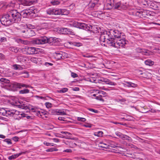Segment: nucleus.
<instances>
[{"instance_id":"f03ea898","label":"nucleus","mask_w":160,"mask_h":160,"mask_svg":"<svg viewBox=\"0 0 160 160\" xmlns=\"http://www.w3.org/2000/svg\"><path fill=\"white\" fill-rule=\"evenodd\" d=\"M58 38L56 37H51L49 38L45 36L34 38L31 41L32 43L34 45H36L43 44L48 43L50 44L57 43L59 42Z\"/></svg>"},{"instance_id":"7c9ffc66","label":"nucleus","mask_w":160,"mask_h":160,"mask_svg":"<svg viewBox=\"0 0 160 160\" xmlns=\"http://www.w3.org/2000/svg\"><path fill=\"white\" fill-rule=\"evenodd\" d=\"M16 41L18 43H22L26 44L27 43V41L23 40L20 38L17 39L16 40Z\"/></svg>"},{"instance_id":"f3484780","label":"nucleus","mask_w":160,"mask_h":160,"mask_svg":"<svg viewBox=\"0 0 160 160\" xmlns=\"http://www.w3.org/2000/svg\"><path fill=\"white\" fill-rule=\"evenodd\" d=\"M35 35V32L34 30L29 28L27 30V31L26 32V34L25 35V37L26 38H29Z\"/></svg>"},{"instance_id":"bb28decb","label":"nucleus","mask_w":160,"mask_h":160,"mask_svg":"<svg viewBox=\"0 0 160 160\" xmlns=\"http://www.w3.org/2000/svg\"><path fill=\"white\" fill-rule=\"evenodd\" d=\"M86 26H84V27L82 28L81 29H83L86 31H91V29H92V26L90 25H88L85 23H84Z\"/></svg>"},{"instance_id":"8fccbe9b","label":"nucleus","mask_w":160,"mask_h":160,"mask_svg":"<svg viewBox=\"0 0 160 160\" xmlns=\"http://www.w3.org/2000/svg\"><path fill=\"white\" fill-rule=\"evenodd\" d=\"M77 120L79 121H82L84 122L86 121V119L85 118H83L78 117Z\"/></svg>"},{"instance_id":"c85d7f7f","label":"nucleus","mask_w":160,"mask_h":160,"mask_svg":"<svg viewBox=\"0 0 160 160\" xmlns=\"http://www.w3.org/2000/svg\"><path fill=\"white\" fill-rule=\"evenodd\" d=\"M6 112V108H2L0 109V114L1 115L6 116L7 114Z\"/></svg>"},{"instance_id":"6e6552de","label":"nucleus","mask_w":160,"mask_h":160,"mask_svg":"<svg viewBox=\"0 0 160 160\" xmlns=\"http://www.w3.org/2000/svg\"><path fill=\"white\" fill-rule=\"evenodd\" d=\"M112 32L111 33L112 35H113L114 38L115 40L116 39H120L119 40L122 39H124L125 41H127L123 37V33H122L118 30H111V31Z\"/></svg>"},{"instance_id":"49530a36","label":"nucleus","mask_w":160,"mask_h":160,"mask_svg":"<svg viewBox=\"0 0 160 160\" xmlns=\"http://www.w3.org/2000/svg\"><path fill=\"white\" fill-rule=\"evenodd\" d=\"M31 61L34 63H37L38 62V59L37 58L32 57L31 58Z\"/></svg>"},{"instance_id":"c9c22d12","label":"nucleus","mask_w":160,"mask_h":160,"mask_svg":"<svg viewBox=\"0 0 160 160\" xmlns=\"http://www.w3.org/2000/svg\"><path fill=\"white\" fill-rule=\"evenodd\" d=\"M125 83H123L125 87H127L128 88L131 87V82L125 81Z\"/></svg>"},{"instance_id":"5701e85b","label":"nucleus","mask_w":160,"mask_h":160,"mask_svg":"<svg viewBox=\"0 0 160 160\" xmlns=\"http://www.w3.org/2000/svg\"><path fill=\"white\" fill-rule=\"evenodd\" d=\"M61 15H67L69 13V10H67L66 9H61Z\"/></svg>"},{"instance_id":"4be33fe9","label":"nucleus","mask_w":160,"mask_h":160,"mask_svg":"<svg viewBox=\"0 0 160 160\" xmlns=\"http://www.w3.org/2000/svg\"><path fill=\"white\" fill-rule=\"evenodd\" d=\"M20 75L22 77L27 78L29 77L28 72L26 71H23L20 72Z\"/></svg>"},{"instance_id":"69168bd1","label":"nucleus","mask_w":160,"mask_h":160,"mask_svg":"<svg viewBox=\"0 0 160 160\" xmlns=\"http://www.w3.org/2000/svg\"><path fill=\"white\" fill-rule=\"evenodd\" d=\"M19 139V138L17 137V136H15L14 137H13L12 138L13 140L15 141V142H16L17 141H18V139Z\"/></svg>"},{"instance_id":"37998d69","label":"nucleus","mask_w":160,"mask_h":160,"mask_svg":"<svg viewBox=\"0 0 160 160\" xmlns=\"http://www.w3.org/2000/svg\"><path fill=\"white\" fill-rule=\"evenodd\" d=\"M4 142H6L8 144H12V142H11V140L9 138H7L4 139L3 140Z\"/></svg>"},{"instance_id":"4468645a","label":"nucleus","mask_w":160,"mask_h":160,"mask_svg":"<svg viewBox=\"0 0 160 160\" xmlns=\"http://www.w3.org/2000/svg\"><path fill=\"white\" fill-rule=\"evenodd\" d=\"M6 111L7 114L6 116L7 117L9 116H12L13 117H15V115H17L16 113L18 112V111L16 110L11 109L9 108H6Z\"/></svg>"},{"instance_id":"473e14b6","label":"nucleus","mask_w":160,"mask_h":160,"mask_svg":"<svg viewBox=\"0 0 160 160\" xmlns=\"http://www.w3.org/2000/svg\"><path fill=\"white\" fill-rule=\"evenodd\" d=\"M61 9L54 8V15H61Z\"/></svg>"},{"instance_id":"393cba45","label":"nucleus","mask_w":160,"mask_h":160,"mask_svg":"<svg viewBox=\"0 0 160 160\" xmlns=\"http://www.w3.org/2000/svg\"><path fill=\"white\" fill-rule=\"evenodd\" d=\"M22 153H19L18 154H13L12 156H9L8 158V159L9 160L14 159L21 155Z\"/></svg>"},{"instance_id":"0e129e2a","label":"nucleus","mask_w":160,"mask_h":160,"mask_svg":"<svg viewBox=\"0 0 160 160\" xmlns=\"http://www.w3.org/2000/svg\"><path fill=\"white\" fill-rule=\"evenodd\" d=\"M44 144L46 145L47 146H50V145L53 146V145H52L51 143L47 142H44Z\"/></svg>"},{"instance_id":"0eeeda50","label":"nucleus","mask_w":160,"mask_h":160,"mask_svg":"<svg viewBox=\"0 0 160 160\" xmlns=\"http://www.w3.org/2000/svg\"><path fill=\"white\" fill-rule=\"evenodd\" d=\"M144 5L154 10H158L159 9V4L156 2H153L150 0L146 1Z\"/></svg>"},{"instance_id":"6e6d98bb","label":"nucleus","mask_w":160,"mask_h":160,"mask_svg":"<svg viewBox=\"0 0 160 160\" xmlns=\"http://www.w3.org/2000/svg\"><path fill=\"white\" fill-rule=\"evenodd\" d=\"M71 75V76L73 78H75L78 77V74L74 72H72Z\"/></svg>"},{"instance_id":"ddd939ff","label":"nucleus","mask_w":160,"mask_h":160,"mask_svg":"<svg viewBox=\"0 0 160 160\" xmlns=\"http://www.w3.org/2000/svg\"><path fill=\"white\" fill-rule=\"evenodd\" d=\"M49 113L52 115H65L66 113L61 110L51 109L49 110Z\"/></svg>"},{"instance_id":"79ce46f5","label":"nucleus","mask_w":160,"mask_h":160,"mask_svg":"<svg viewBox=\"0 0 160 160\" xmlns=\"http://www.w3.org/2000/svg\"><path fill=\"white\" fill-rule=\"evenodd\" d=\"M102 97V95L101 94H99L98 96H97L95 98L98 100H99L101 101H104V99L102 98H101Z\"/></svg>"},{"instance_id":"4c0bfd02","label":"nucleus","mask_w":160,"mask_h":160,"mask_svg":"<svg viewBox=\"0 0 160 160\" xmlns=\"http://www.w3.org/2000/svg\"><path fill=\"white\" fill-rule=\"evenodd\" d=\"M103 132L102 131H98L94 133V135L98 137H101L102 136Z\"/></svg>"},{"instance_id":"a878e982","label":"nucleus","mask_w":160,"mask_h":160,"mask_svg":"<svg viewBox=\"0 0 160 160\" xmlns=\"http://www.w3.org/2000/svg\"><path fill=\"white\" fill-rule=\"evenodd\" d=\"M54 8H50L47 9L46 10L47 13L49 15H54Z\"/></svg>"},{"instance_id":"20e7f679","label":"nucleus","mask_w":160,"mask_h":160,"mask_svg":"<svg viewBox=\"0 0 160 160\" xmlns=\"http://www.w3.org/2000/svg\"><path fill=\"white\" fill-rule=\"evenodd\" d=\"M37 9L31 7L29 9H24L20 13L21 15V17L22 16L23 18H29L31 17H35L36 15H35L38 12Z\"/></svg>"},{"instance_id":"6ab92c4d","label":"nucleus","mask_w":160,"mask_h":160,"mask_svg":"<svg viewBox=\"0 0 160 160\" xmlns=\"http://www.w3.org/2000/svg\"><path fill=\"white\" fill-rule=\"evenodd\" d=\"M71 139L70 141H68L67 142L66 144L68 145L70 148H73L75 147L77 145L75 143L74 141L72 140L73 139L72 138H70Z\"/></svg>"},{"instance_id":"680f3d73","label":"nucleus","mask_w":160,"mask_h":160,"mask_svg":"<svg viewBox=\"0 0 160 160\" xmlns=\"http://www.w3.org/2000/svg\"><path fill=\"white\" fill-rule=\"evenodd\" d=\"M92 125L89 123H87L84 124L83 126L87 128H91L92 127Z\"/></svg>"},{"instance_id":"e433bc0d","label":"nucleus","mask_w":160,"mask_h":160,"mask_svg":"<svg viewBox=\"0 0 160 160\" xmlns=\"http://www.w3.org/2000/svg\"><path fill=\"white\" fill-rule=\"evenodd\" d=\"M0 81L2 82H4L6 83V84L7 83H8L10 81L8 79H7L4 78H2L0 79Z\"/></svg>"},{"instance_id":"423d86ee","label":"nucleus","mask_w":160,"mask_h":160,"mask_svg":"<svg viewBox=\"0 0 160 160\" xmlns=\"http://www.w3.org/2000/svg\"><path fill=\"white\" fill-rule=\"evenodd\" d=\"M11 17L9 12L7 14L2 15L0 18L1 23L5 26H8L12 23Z\"/></svg>"},{"instance_id":"f257e3e1","label":"nucleus","mask_w":160,"mask_h":160,"mask_svg":"<svg viewBox=\"0 0 160 160\" xmlns=\"http://www.w3.org/2000/svg\"><path fill=\"white\" fill-rule=\"evenodd\" d=\"M111 31H104L105 42L109 46L117 48L120 47H124L126 44L128 43V41H125L124 39H122L120 40H115L113 37Z\"/></svg>"},{"instance_id":"9b49d317","label":"nucleus","mask_w":160,"mask_h":160,"mask_svg":"<svg viewBox=\"0 0 160 160\" xmlns=\"http://www.w3.org/2000/svg\"><path fill=\"white\" fill-rule=\"evenodd\" d=\"M16 105L18 106L19 108L25 110H31L32 111L34 109V108H31L30 105H28L23 102L21 103L19 102Z\"/></svg>"},{"instance_id":"603ef678","label":"nucleus","mask_w":160,"mask_h":160,"mask_svg":"<svg viewBox=\"0 0 160 160\" xmlns=\"http://www.w3.org/2000/svg\"><path fill=\"white\" fill-rule=\"evenodd\" d=\"M99 80L100 81L104 82H105L106 83V84L107 82V81L108 80V79L107 78H102L101 79H100Z\"/></svg>"},{"instance_id":"b1692460","label":"nucleus","mask_w":160,"mask_h":160,"mask_svg":"<svg viewBox=\"0 0 160 160\" xmlns=\"http://www.w3.org/2000/svg\"><path fill=\"white\" fill-rule=\"evenodd\" d=\"M8 49L9 50L15 53H17L19 51L18 48L16 47H10Z\"/></svg>"},{"instance_id":"2f4dec72","label":"nucleus","mask_w":160,"mask_h":160,"mask_svg":"<svg viewBox=\"0 0 160 160\" xmlns=\"http://www.w3.org/2000/svg\"><path fill=\"white\" fill-rule=\"evenodd\" d=\"M30 90L27 89H25L23 90H21L19 91V93L21 94H24L28 93Z\"/></svg>"},{"instance_id":"1a4fd4ad","label":"nucleus","mask_w":160,"mask_h":160,"mask_svg":"<svg viewBox=\"0 0 160 160\" xmlns=\"http://www.w3.org/2000/svg\"><path fill=\"white\" fill-rule=\"evenodd\" d=\"M57 30L58 33L62 34H73L74 33L73 30L67 28H59Z\"/></svg>"},{"instance_id":"412c9836","label":"nucleus","mask_w":160,"mask_h":160,"mask_svg":"<svg viewBox=\"0 0 160 160\" xmlns=\"http://www.w3.org/2000/svg\"><path fill=\"white\" fill-rule=\"evenodd\" d=\"M56 55L55 56L56 58L58 60H60L61 59L63 58V52H57L55 53Z\"/></svg>"},{"instance_id":"aec40b11","label":"nucleus","mask_w":160,"mask_h":160,"mask_svg":"<svg viewBox=\"0 0 160 160\" xmlns=\"http://www.w3.org/2000/svg\"><path fill=\"white\" fill-rule=\"evenodd\" d=\"M42 25L46 27V28H50L53 27L54 25L53 22L52 21L44 23Z\"/></svg>"},{"instance_id":"2eb2a0df","label":"nucleus","mask_w":160,"mask_h":160,"mask_svg":"<svg viewBox=\"0 0 160 160\" xmlns=\"http://www.w3.org/2000/svg\"><path fill=\"white\" fill-rule=\"evenodd\" d=\"M96 32H95V33H101V34H100V37L99 38L100 41L103 42H105L106 40L105 35H104V31H103L102 32H100L99 31V30L100 29V28H96Z\"/></svg>"},{"instance_id":"a19ab883","label":"nucleus","mask_w":160,"mask_h":160,"mask_svg":"<svg viewBox=\"0 0 160 160\" xmlns=\"http://www.w3.org/2000/svg\"><path fill=\"white\" fill-rule=\"evenodd\" d=\"M68 91V88H64L60 90H58V92L59 93H63L67 92Z\"/></svg>"},{"instance_id":"c756f323","label":"nucleus","mask_w":160,"mask_h":160,"mask_svg":"<svg viewBox=\"0 0 160 160\" xmlns=\"http://www.w3.org/2000/svg\"><path fill=\"white\" fill-rule=\"evenodd\" d=\"M122 139L127 140L129 142L132 141V139L131 138L123 134Z\"/></svg>"},{"instance_id":"cd10ccee","label":"nucleus","mask_w":160,"mask_h":160,"mask_svg":"<svg viewBox=\"0 0 160 160\" xmlns=\"http://www.w3.org/2000/svg\"><path fill=\"white\" fill-rule=\"evenodd\" d=\"M145 63L146 65L151 66L154 64V62L151 60H147L145 61Z\"/></svg>"},{"instance_id":"052dcab7","label":"nucleus","mask_w":160,"mask_h":160,"mask_svg":"<svg viewBox=\"0 0 160 160\" xmlns=\"http://www.w3.org/2000/svg\"><path fill=\"white\" fill-rule=\"evenodd\" d=\"M75 5L74 4L72 3L69 6V7H70V9L71 10L73 9L75 7Z\"/></svg>"},{"instance_id":"13d9d810","label":"nucleus","mask_w":160,"mask_h":160,"mask_svg":"<svg viewBox=\"0 0 160 160\" xmlns=\"http://www.w3.org/2000/svg\"><path fill=\"white\" fill-rule=\"evenodd\" d=\"M138 86V85L137 84L131 82V87L135 88L137 87Z\"/></svg>"},{"instance_id":"774afa93","label":"nucleus","mask_w":160,"mask_h":160,"mask_svg":"<svg viewBox=\"0 0 160 160\" xmlns=\"http://www.w3.org/2000/svg\"><path fill=\"white\" fill-rule=\"evenodd\" d=\"M27 31V30H23L21 31V32L23 33V35L25 37V35L26 34V32Z\"/></svg>"},{"instance_id":"a18cd8bd","label":"nucleus","mask_w":160,"mask_h":160,"mask_svg":"<svg viewBox=\"0 0 160 160\" xmlns=\"http://www.w3.org/2000/svg\"><path fill=\"white\" fill-rule=\"evenodd\" d=\"M13 67L14 69L16 70H21L22 69V67L19 65L15 64L13 65Z\"/></svg>"},{"instance_id":"58836bf2","label":"nucleus","mask_w":160,"mask_h":160,"mask_svg":"<svg viewBox=\"0 0 160 160\" xmlns=\"http://www.w3.org/2000/svg\"><path fill=\"white\" fill-rule=\"evenodd\" d=\"M72 44L74 46L78 47H79L82 46V43L80 42H72Z\"/></svg>"},{"instance_id":"864d4df0","label":"nucleus","mask_w":160,"mask_h":160,"mask_svg":"<svg viewBox=\"0 0 160 160\" xmlns=\"http://www.w3.org/2000/svg\"><path fill=\"white\" fill-rule=\"evenodd\" d=\"M37 114H38V116H39V114H40V115L41 116H42L41 114H42V115L46 114V112H41L40 111H38Z\"/></svg>"},{"instance_id":"f8f14e48","label":"nucleus","mask_w":160,"mask_h":160,"mask_svg":"<svg viewBox=\"0 0 160 160\" xmlns=\"http://www.w3.org/2000/svg\"><path fill=\"white\" fill-rule=\"evenodd\" d=\"M136 51L138 53H141L146 55H150L152 52L147 49H143L139 48H137L135 49Z\"/></svg>"},{"instance_id":"de8ad7c7","label":"nucleus","mask_w":160,"mask_h":160,"mask_svg":"<svg viewBox=\"0 0 160 160\" xmlns=\"http://www.w3.org/2000/svg\"><path fill=\"white\" fill-rule=\"evenodd\" d=\"M45 105L46 107L48 108H49L52 107V104L51 103L49 102H46L45 103Z\"/></svg>"},{"instance_id":"3c124183","label":"nucleus","mask_w":160,"mask_h":160,"mask_svg":"<svg viewBox=\"0 0 160 160\" xmlns=\"http://www.w3.org/2000/svg\"><path fill=\"white\" fill-rule=\"evenodd\" d=\"M115 134L116 135L118 136L119 138H121L123 135V134L119 132H116Z\"/></svg>"},{"instance_id":"f704fd0d","label":"nucleus","mask_w":160,"mask_h":160,"mask_svg":"<svg viewBox=\"0 0 160 160\" xmlns=\"http://www.w3.org/2000/svg\"><path fill=\"white\" fill-rule=\"evenodd\" d=\"M51 2L53 5H57L60 4V2L58 0H53Z\"/></svg>"},{"instance_id":"bf43d9fd","label":"nucleus","mask_w":160,"mask_h":160,"mask_svg":"<svg viewBox=\"0 0 160 160\" xmlns=\"http://www.w3.org/2000/svg\"><path fill=\"white\" fill-rule=\"evenodd\" d=\"M44 65L47 67H48L49 66H52L53 65V64L49 62H46L44 63Z\"/></svg>"},{"instance_id":"5fc2aeb1","label":"nucleus","mask_w":160,"mask_h":160,"mask_svg":"<svg viewBox=\"0 0 160 160\" xmlns=\"http://www.w3.org/2000/svg\"><path fill=\"white\" fill-rule=\"evenodd\" d=\"M88 110L90 111H92L93 112H94L95 113H98V111L97 110H95L94 109L91 108H89L88 109Z\"/></svg>"},{"instance_id":"338daca9","label":"nucleus","mask_w":160,"mask_h":160,"mask_svg":"<svg viewBox=\"0 0 160 160\" xmlns=\"http://www.w3.org/2000/svg\"><path fill=\"white\" fill-rule=\"evenodd\" d=\"M72 90L73 91H78L79 90V88H78V87H75V88H72Z\"/></svg>"},{"instance_id":"a211bd4d","label":"nucleus","mask_w":160,"mask_h":160,"mask_svg":"<svg viewBox=\"0 0 160 160\" xmlns=\"http://www.w3.org/2000/svg\"><path fill=\"white\" fill-rule=\"evenodd\" d=\"M17 1L19 5V9L20 8L21 5L27 6L30 5V2L26 0H17Z\"/></svg>"},{"instance_id":"39448f33","label":"nucleus","mask_w":160,"mask_h":160,"mask_svg":"<svg viewBox=\"0 0 160 160\" xmlns=\"http://www.w3.org/2000/svg\"><path fill=\"white\" fill-rule=\"evenodd\" d=\"M9 12L12 23H18L21 20V15L16 10H10Z\"/></svg>"},{"instance_id":"9d476101","label":"nucleus","mask_w":160,"mask_h":160,"mask_svg":"<svg viewBox=\"0 0 160 160\" xmlns=\"http://www.w3.org/2000/svg\"><path fill=\"white\" fill-rule=\"evenodd\" d=\"M25 49L27 54L29 55L37 54L38 49L34 47H26Z\"/></svg>"},{"instance_id":"e2e57ef3","label":"nucleus","mask_w":160,"mask_h":160,"mask_svg":"<svg viewBox=\"0 0 160 160\" xmlns=\"http://www.w3.org/2000/svg\"><path fill=\"white\" fill-rule=\"evenodd\" d=\"M6 41V38L5 37L1 38L0 39L1 42H4Z\"/></svg>"},{"instance_id":"72a5a7b5","label":"nucleus","mask_w":160,"mask_h":160,"mask_svg":"<svg viewBox=\"0 0 160 160\" xmlns=\"http://www.w3.org/2000/svg\"><path fill=\"white\" fill-rule=\"evenodd\" d=\"M135 13V15L136 16L142 18V11L138 10L136 11Z\"/></svg>"},{"instance_id":"4d7b16f0","label":"nucleus","mask_w":160,"mask_h":160,"mask_svg":"<svg viewBox=\"0 0 160 160\" xmlns=\"http://www.w3.org/2000/svg\"><path fill=\"white\" fill-rule=\"evenodd\" d=\"M56 150L54 148H50L48 149H47L46 150V151L47 152H52Z\"/></svg>"},{"instance_id":"7ed1b4c3","label":"nucleus","mask_w":160,"mask_h":160,"mask_svg":"<svg viewBox=\"0 0 160 160\" xmlns=\"http://www.w3.org/2000/svg\"><path fill=\"white\" fill-rule=\"evenodd\" d=\"M6 88L10 91H15L17 88L21 89L22 88L25 87L26 88H30L31 86L23 83L17 82H9L5 85Z\"/></svg>"},{"instance_id":"dca6fc26","label":"nucleus","mask_w":160,"mask_h":160,"mask_svg":"<svg viewBox=\"0 0 160 160\" xmlns=\"http://www.w3.org/2000/svg\"><path fill=\"white\" fill-rule=\"evenodd\" d=\"M71 25L73 27L79 29H82V28L84 27V26H86L84 23L79 22L76 21L72 22Z\"/></svg>"},{"instance_id":"ea45409f","label":"nucleus","mask_w":160,"mask_h":160,"mask_svg":"<svg viewBox=\"0 0 160 160\" xmlns=\"http://www.w3.org/2000/svg\"><path fill=\"white\" fill-rule=\"evenodd\" d=\"M106 84H108L111 86H116L117 85L116 83L111 82L110 81V80H109L108 79V80L107 81V82Z\"/></svg>"},{"instance_id":"c03bdc74","label":"nucleus","mask_w":160,"mask_h":160,"mask_svg":"<svg viewBox=\"0 0 160 160\" xmlns=\"http://www.w3.org/2000/svg\"><path fill=\"white\" fill-rule=\"evenodd\" d=\"M121 4V3L120 2H118L114 5V7L113 8L115 9H118L120 6Z\"/></svg>"},{"instance_id":"09e8293b","label":"nucleus","mask_w":160,"mask_h":160,"mask_svg":"<svg viewBox=\"0 0 160 160\" xmlns=\"http://www.w3.org/2000/svg\"><path fill=\"white\" fill-rule=\"evenodd\" d=\"M142 18L146 17L148 15L147 12L145 11H142Z\"/></svg>"}]
</instances>
